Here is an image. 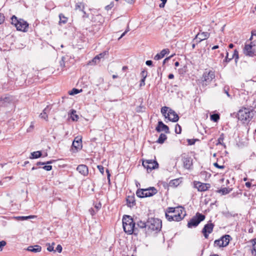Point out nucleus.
Instances as JSON below:
<instances>
[{
    "label": "nucleus",
    "instance_id": "obj_1",
    "mask_svg": "<svg viewBox=\"0 0 256 256\" xmlns=\"http://www.w3.org/2000/svg\"><path fill=\"white\" fill-rule=\"evenodd\" d=\"M254 114V111L250 108H242L238 114L237 117L238 120L243 123H248L251 120Z\"/></svg>",
    "mask_w": 256,
    "mask_h": 256
},
{
    "label": "nucleus",
    "instance_id": "obj_2",
    "mask_svg": "<svg viewBox=\"0 0 256 256\" xmlns=\"http://www.w3.org/2000/svg\"><path fill=\"white\" fill-rule=\"evenodd\" d=\"M122 226L124 232L128 234H132L136 230L135 223L130 216H124L122 218Z\"/></svg>",
    "mask_w": 256,
    "mask_h": 256
},
{
    "label": "nucleus",
    "instance_id": "obj_3",
    "mask_svg": "<svg viewBox=\"0 0 256 256\" xmlns=\"http://www.w3.org/2000/svg\"><path fill=\"white\" fill-rule=\"evenodd\" d=\"M157 192L158 190L155 188L150 187L148 188L138 190L136 194L138 197L142 198L152 196Z\"/></svg>",
    "mask_w": 256,
    "mask_h": 256
},
{
    "label": "nucleus",
    "instance_id": "obj_4",
    "mask_svg": "<svg viewBox=\"0 0 256 256\" xmlns=\"http://www.w3.org/2000/svg\"><path fill=\"white\" fill-rule=\"evenodd\" d=\"M148 229L152 231H160L162 228V220L158 218H151L147 222Z\"/></svg>",
    "mask_w": 256,
    "mask_h": 256
},
{
    "label": "nucleus",
    "instance_id": "obj_5",
    "mask_svg": "<svg viewBox=\"0 0 256 256\" xmlns=\"http://www.w3.org/2000/svg\"><path fill=\"white\" fill-rule=\"evenodd\" d=\"M183 210L184 208L182 206H178L176 208V213L172 214L169 215L166 212V217L170 222H179L181 220L184 218L182 216Z\"/></svg>",
    "mask_w": 256,
    "mask_h": 256
},
{
    "label": "nucleus",
    "instance_id": "obj_6",
    "mask_svg": "<svg viewBox=\"0 0 256 256\" xmlns=\"http://www.w3.org/2000/svg\"><path fill=\"white\" fill-rule=\"evenodd\" d=\"M205 219V216L197 212L195 216H193L188 223V227L192 228V227H196L198 225V224Z\"/></svg>",
    "mask_w": 256,
    "mask_h": 256
},
{
    "label": "nucleus",
    "instance_id": "obj_7",
    "mask_svg": "<svg viewBox=\"0 0 256 256\" xmlns=\"http://www.w3.org/2000/svg\"><path fill=\"white\" fill-rule=\"evenodd\" d=\"M142 166L146 168L148 172H151L152 170L157 168L158 166V164L156 160H143Z\"/></svg>",
    "mask_w": 256,
    "mask_h": 256
},
{
    "label": "nucleus",
    "instance_id": "obj_8",
    "mask_svg": "<svg viewBox=\"0 0 256 256\" xmlns=\"http://www.w3.org/2000/svg\"><path fill=\"white\" fill-rule=\"evenodd\" d=\"M244 53L247 56H254L256 54V46L252 45V43L246 44L244 49Z\"/></svg>",
    "mask_w": 256,
    "mask_h": 256
},
{
    "label": "nucleus",
    "instance_id": "obj_9",
    "mask_svg": "<svg viewBox=\"0 0 256 256\" xmlns=\"http://www.w3.org/2000/svg\"><path fill=\"white\" fill-rule=\"evenodd\" d=\"M215 78L214 72L206 70L202 75V82H206V84H210Z\"/></svg>",
    "mask_w": 256,
    "mask_h": 256
},
{
    "label": "nucleus",
    "instance_id": "obj_10",
    "mask_svg": "<svg viewBox=\"0 0 256 256\" xmlns=\"http://www.w3.org/2000/svg\"><path fill=\"white\" fill-rule=\"evenodd\" d=\"M214 227V224L212 222H208L204 225L202 232L206 238H208V234L212 232Z\"/></svg>",
    "mask_w": 256,
    "mask_h": 256
},
{
    "label": "nucleus",
    "instance_id": "obj_11",
    "mask_svg": "<svg viewBox=\"0 0 256 256\" xmlns=\"http://www.w3.org/2000/svg\"><path fill=\"white\" fill-rule=\"evenodd\" d=\"M194 187L200 192H205L210 188V185L209 184L202 183L200 182H194Z\"/></svg>",
    "mask_w": 256,
    "mask_h": 256
},
{
    "label": "nucleus",
    "instance_id": "obj_12",
    "mask_svg": "<svg viewBox=\"0 0 256 256\" xmlns=\"http://www.w3.org/2000/svg\"><path fill=\"white\" fill-rule=\"evenodd\" d=\"M28 26V24L26 22L23 20L20 19L19 20V22L16 26V28L18 30L26 32L28 30L27 29Z\"/></svg>",
    "mask_w": 256,
    "mask_h": 256
},
{
    "label": "nucleus",
    "instance_id": "obj_13",
    "mask_svg": "<svg viewBox=\"0 0 256 256\" xmlns=\"http://www.w3.org/2000/svg\"><path fill=\"white\" fill-rule=\"evenodd\" d=\"M167 118L172 122H176L179 119L178 114L172 110L169 109L168 114Z\"/></svg>",
    "mask_w": 256,
    "mask_h": 256
},
{
    "label": "nucleus",
    "instance_id": "obj_14",
    "mask_svg": "<svg viewBox=\"0 0 256 256\" xmlns=\"http://www.w3.org/2000/svg\"><path fill=\"white\" fill-rule=\"evenodd\" d=\"M156 130L158 132H160L162 131H164L166 133H169V128L168 126L164 124L162 122L159 121L158 124V126L156 128Z\"/></svg>",
    "mask_w": 256,
    "mask_h": 256
},
{
    "label": "nucleus",
    "instance_id": "obj_15",
    "mask_svg": "<svg viewBox=\"0 0 256 256\" xmlns=\"http://www.w3.org/2000/svg\"><path fill=\"white\" fill-rule=\"evenodd\" d=\"M184 167L188 170L190 169L192 166V160L190 157L184 156L182 158Z\"/></svg>",
    "mask_w": 256,
    "mask_h": 256
},
{
    "label": "nucleus",
    "instance_id": "obj_16",
    "mask_svg": "<svg viewBox=\"0 0 256 256\" xmlns=\"http://www.w3.org/2000/svg\"><path fill=\"white\" fill-rule=\"evenodd\" d=\"M210 36V34L208 32H202L201 33L199 32L196 35V36L194 40H197V42H200L203 40L208 38H209Z\"/></svg>",
    "mask_w": 256,
    "mask_h": 256
},
{
    "label": "nucleus",
    "instance_id": "obj_17",
    "mask_svg": "<svg viewBox=\"0 0 256 256\" xmlns=\"http://www.w3.org/2000/svg\"><path fill=\"white\" fill-rule=\"evenodd\" d=\"M76 170L79 172V173L84 176H87L88 174V168L85 164L78 165L76 168Z\"/></svg>",
    "mask_w": 256,
    "mask_h": 256
},
{
    "label": "nucleus",
    "instance_id": "obj_18",
    "mask_svg": "<svg viewBox=\"0 0 256 256\" xmlns=\"http://www.w3.org/2000/svg\"><path fill=\"white\" fill-rule=\"evenodd\" d=\"M12 99L9 96H4L0 97V106H6L12 101Z\"/></svg>",
    "mask_w": 256,
    "mask_h": 256
},
{
    "label": "nucleus",
    "instance_id": "obj_19",
    "mask_svg": "<svg viewBox=\"0 0 256 256\" xmlns=\"http://www.w3.org/2000/svg\"><path fill=\"white\" fill-rule=\"evenodd\" d=\"M72 146L76 150L80 149L82 147V138L78 136L76 137L73 141Z\"/></svg>",
    "mask_w": 256,
    "mask_h": 256
},
{
    "label": "nucleus",
    "instance_id": "obj_20",
    "mask_svg": "<svg viewBox=\"0 0 256 256\" xmlns=\"http://www.w3.org/2000/svg\"><path fill=\"white\" fill-rule=\"evenodd\" d=\"M52 107L50 106H47L43 110L42 112L40 114V117L42 118L48 120V114L50 112Z\"/></svg>",
    "mask_w": 256,
    "mask_h": 256
},
{
    "label": "nucleus",
    "instance_id": "obj_21",
    "mask_svg": "<svg viewBox=\"0 0 256 256\" xmlns=\"http://www.w3.org/2000/svg\"><path fill=\"white\" fill-rule=\"evenodd\" d=\"M170 50L168 48H165L162 50L160 54H156L154 58L155 60H159L164 58L165 55L169 53Z\"/></svg>",
    "mask_w": 256,
    "mask_h": 256
},
{
    "label": "nucleus",
    "instance_id": "obj_22",
    "mask_svg": "<svg viewBox=\"0 0 256 256\" xmlns=\"http://www.w3.org/2000/svg\"><path fill=\"white\" fill-rule=\"evenodd\" d=\"M230 236L229 235H225L224 236H222L220 240L222 241V246H227L230 240Z\"/></svg>",
    "mask_w": 256,
    "mask_h": 256
},
{
    "label": "nucleus",
    "instance_id": "obj_23",
    "mask_svg": "<svg viewBox=\"0 0 256 256\" xmlns=\"http://www.w3.org/2000/svg\"><path fill=\"white\" fill-rule=\"evenodd\" d=\"M126 202L128 206L132 207L136 204L134 197V196H128L126 198Z\"/></svg>",
    "mask_w": 256,
    "mask_h": 256
},
{
    "label": "nucleus",
    "instance_id": "obj_24",
    "mask_svg": "<svg viewBox=\"0 0 256 256\" xmlns=\"http://www.w3.org/2000/svg\"><path fill=\"white\" fill-rule=\"evenodd\" d=\"M28 250L32 252H40L41 251L42 248L40 246L36 245L34 246H30L27 248Z\"/></svg>",
    "mask_w": 256,
    "mask_h": 256
},
{
    "label": "nucleus",
    "instance_id": "obj_25",
    "mask_svg": "<svg viewBox=\"0 0 256 256\" xmlns=\"http://www.w3.org/2000/svg\"><path fill=\"white\" fill-rule=\"evenodd\" d=\"M100 59L98 55L94 58L89 61L88 64L90 66H94L98 64L100 62Z\"/></svg>",
    "mask_w": 256,
    "mask_h": 256
},
{
    "label": "nucleus",
    "instance_id": "obj_26",
    "mask_svg": "<svg viewBox=\"0 0 256 256\" xmlns=\"http://www.w3.org/2000/svg\"><path fill=\"white\" fill-rule=\"evenodd\" d=\"M167 138L166 136L164 134H161L156 142L158 144H163L164 140Z\"/></svg>",
    "mask_w": 256,
    "mask_h": 256
},
{
    "label": "nucleus",
    "instance_id": "obj_27",
    "mask_svg": "<svg viewBox=\"0 0 256 256\" xmlns=\"http://www.w3.org/2000/svg\"><path fill=\"white\" fill-rule=\"evenodd\" d=\"M42 156V152L40 151H36L31 153L30 158H38Z\"/></svg>",
    "mask_w": 256,
    "mask_h": 256
},
{
    "label": "nucleus",
    "instance_id": "obj_28",
    "mask_svg": "<svg viewBox=\"0 0 256 256\" xmlns=\"http://www.w3.org/2000/svg\"><path fill=\"white\" fill-rule=\"evenodd\" d=\"M179 182H180V180L178 179H174V180H171L170 182L169 186H174V187L177 186L179 184Z\"/></svg>",
    "mask_w": 256,
    "mask_h": 256
},
{
    "label": "nucleus",
    "instance_id": "obj_29",
    "mask_svg": "<svg viewBox=\"0 0 256 256\" xmlns=\"http://www.w3.org/2000/svg\"><path fill=\"white\" fill-rule=\"evenodd\" d=\"M84 8V4L82 2H78L76 4V10H80L83 11Z\"/></svg>",
    "mask_w": 256,
    "mask_h": 256
},
{
    "label": "nucleus",
    "instance_id": "obj_30",
    "mask_svg": "<svg viewBox=\"0 0 256 256\" xmlns=\"http://www.w3.org/2000/svg\"><path fill=\"white\" fill-rule=\"evenodd\" d=\"M169 109V108L167 106H163L161 108V112L162 114V115L165 117V118H167V112L168 111V110Z\"/></svg>",
    "mask_w": 256,
    "mask_h": 256
},
{
    "label": "nucleus",
    "instance_id": "obj_31",
    "mask_svg": "<svg viewBox=\"0 0 256 256\" xmlns=\"http://www.w3.org/2000/svg\"><path fill=\"white\" fill-rule=\"evenodd\" d=\"M60 23L66 24L67 22L68 18L64 16L62 14H60Z\"/></svg>",
    "mask_w": 256,
    "mask_h": 256
},
{
    "label": "nucleus",
    "instance_id": "obj_32",
    "mask_svg": "<svg viewBox=\"0 0 256 256\" xmlns=\"http://www.w3.org/2000/svg\"><path fill=\"white\" fill-rule=\"evenodd\" d=\"M218 193H221L222 194H228L230 192V190H228L226 188H224L222 189L218 190L217 191Z\"/></svg>",
    "mask_w": 256,
    "mask_h": 256
},
{
    "label": "nucleus",
    "instance_id": "obj_33",
    "mask_svg": "<svg viewBox=\"0 0 256 256\" xmlns=\"http://www.w3.org/2000/svg\"><path fill=\"white\" fill-rule=\"evenodd\" d=\"M82 90L80 89V90L76 89V88H74L72 90L68 92L69 94L70 95H74L78 94L80 92H82Z\"/></svg>",
    "mask_w": 256,
    "mask_h": 256
},
{
    "label": "nucleus",
    "instance_id": "obj_34",
    "mask_svg": "<svg viewBox=\"0 0 256 256\" xmlns=\"http://www.w3.org/2000/svg\"><path fill=\"white\" fill-rule=\"evenodd\" d=\"M137 226L141 228H146L148 227L147 223L146 224V222H142V220H140L138 222Z\"/></svg>",
    "mask_w": 256,
    "mask_h": 256
},
{
    "label": "nucleus",
    "instance_id": "obj_35",
    "mask_svg": "<svg viewBox=\"0 0 256 256\" xmlns=\"http://www.w3.org/2000/svg\"><path fill=\"white\" fill-rule=\"evenodd\" d=\"M231 58H232V59L234 58L236 62V63L237 62L239 57H238V52L236 50H234V54H232V56Z\"/></svg>",
    "mask_w": 256,
    "mask_h": 256
},
{
    "label": "nucleus",
    "instance_id": "obj_36",
    "mask_svg": "<svg viewBox=\"0 0 256 256\" xmlns=\"http://www.w3.org/2000/svg\"><path fill=\"white\" fill-rule=\"evenodd\" d=\"M168 214V213H171V214H174L176 212V208H172V207H168L166 210V212Z\"/></svg>",
    "mask_w": 256,
    "mask_h": 256
},
{
    "label": "nucleus",
    "instance_id": "obj_37",
    "mask_svg": "<svg viewBox=\"0 0 256 256\" xmlns=\"http://www.w3.org/2000/svg\"><path fill=\"white\" fill-rule=\"evenodd\" d=\"M76 111L74 110H72L71 113V118L73 120H77L78 118V116L77 114H76Z\"/></svg>",
    "mask_w": 256,
    "mask_h": 256
},
{
    "label": "nucleus",
    "instance_id": "obj_38",
    "mask_svg": "<svg viewBox=\"0 0 256 256\" xmlns=\"http://www.w3.org/2000/svg\"><path fill=\"white\" fill-rule=\"evenodd\" d=\"M210 119L214 122H216L220 119V116L218 114H213L210 116Z\"/></svg>",
    "mask_w": 256,
    "mask_h": 256
},
{
    "label": "nucleus",
    "instance_id": "obj_39",
    "mask_svg": "<svg viewBox=\"0 0 256 256\" xmlns=\"http://www.w3.org/2000/svg\"><path fill=\"white\" fill-rule=\"evenodd\" d=\"M19 20L17 19V18L14 16L12 18V24L14 25L16 27V24L18 22Z\"/></svg>",
    "mask_w": 256,
    "mask_h": 256
},
{
    "label": "nucleus",
    "instance_id": "obj_40",
    "mask_svg": "<svg viewBox=\"0 0 256 256\" xmlns=\"http://www.w3.org/2000/svg\"><path fill=\"white\" fill-rule=\"evenodd\" d=\"M252 252L254 256H256V238L254 240V243L252 245Z\"/></svg>",
    "mask_w": 256,
    "mask_h": 256
},
{
    "label": "nucleus",
    "instance_id": "obj_41",
    "mask_svg": "<svg viewBox=\"0 0 256 256\" xmlns=\"http://www.w3.org/2000/svg\"><path fill=\"white\" fill-rule=\"evenodd\" d=\"M228 52H226V56L224 60L223 61V64H224V66H226V64L228 62H230L232 60V58H228Z\"/></svg>",
    "mask_w": 256,
    "mask_h": 256
},
{
    "label": "nucleus",
    "instance_id": "obj_42",
    "mask_svg": "<svg viewBox=\"0 0 256 256\" xmlns=\"http://www.w3.org/2000/svg\"><path fill=\"white\" fill-rule=\"evenodd\" d=\"M214 246H218L220 248L223 247L222 246V241L220 239L216 240L214 242Z\"/></svg>",
    "mask_w": 256,
    "mask_h": 256
},
{
    "label": "nucleus",
    "instance_id": "obj_43",
    "mask_svg": "<svg viewBox=\"0 0 256 256\" xmlns=\"http://www.w3.org/2000/svg\"><path fill=\"white\" fill-rule=\"evenodd\" d=\"M182 132V128L181 126L178 124H176L175 127V132L176 133L178 134H180Z\"/></svg>",
    "mask_w": 256,
    "mask_h": 256
},
{
    "label": "nucleus",
    "instance_id": "obj_44",
    "mask_svg": "<svg viewBox=\"0 0 256 256\" xmlns=\"http://www.w3.org/2000/svg\"><path fill=\"white\" fill-rule=\"evenodd\" d=\"M33 217H34V216H18L16 218L18 220H28V218H32Z\"/></svg>",
    "mask_w": 256,
    "mask_h": 256
},
{
    "label": "nucleus",
    "instance_id": "obj_45",
    "mask_svg": "<svg viewBox=\"0 0 256 256\" xmlns=\"http://www.w3.org/2000/svg\"><path fill=\"white\" fill-rule=\"evenodd\" d=\"M140 75L142 77V78H146L148 76V72L146 70H144L141 72Z\"/></svg>",
    "mask_w": 256,
    "mask_h": 256
},
{
    "label": "nucleus",
    "instance_id": "obj_46",
    "mask_svg": "<svg viewBox=\"0 0 256 256\" xmlns=\"http://www.w3.org/2000/svg\"><path fill=\"white\" fill-rule=\"evenodd\" d=\"M64 57H62V60L60 62V66L62 68V70L65 67V62L64 60Z\"/></svg>",
    "mask_w": 256,
    "mask_h": 256
},
{
    "label": "nucleus",
    "instance_id": "obj_47",
    "mask_svg": "<svg viewBox=\"0 0 256 256\" xmlns=\"http://www.w3.org/2000/svg\"><path fill=\"white\" fill-rule=\"evenodd\" d=\"M53 161L54 160H50V161H48V162H38L36 163V165L37 166H40V165H44V164H50L52 163Z\"/></svg>",
    "mask_w": 256,
    "mask_h": 256
},
{
    "label": "nucleus",
    "instance_id": "obj_48",
    "mask_svg": "<svg viewBox=\"0 0 256 256\" xmlns=\"http://www.w3.org/2000/svg\"><path fill=\"white\" fill-rule=\"evenodd\" d=\"M6 242L4 240L0 241V251H2L3 248L6 245Z\"/></svg>",
    "mask_w": 256,
    "mask_h": 256
},
{
    "label": "nucleus",
    "instance_id": "obj_49",
    "mask_svg": "<svg viewBox=\"0 0 256 256\" xmlns=\"http://www.w3.org/2000/svg\"><path fill=\"white\" fill-rule=\"evenodd\" d=\"M54 243L53 242L52 245H50V244H48V246L47 248V250L49 252L54 251Z\"/></svg>",
    "mask_w": 256,
    "mask_h": 256
},
{
    "label": "nucleus",
    "instance_id": "obj_50",
    "mask_svg": "<svg viewBox=\"0 0 256 256\" xmlns=\"http://www.w3.org/2000/svg\"><path fill=\"white\" fill-rule=\"evenodd\" d=\"M107 54H108V52L104 51L103 52H102V53L98 54V57L100 58V59H102V58H104V56L106 55Z\"/></svg>",
    "mask_w": 256,
    "mask_h": 256
},
{
    "label": "nucleus",
    "instance_id": "obj_51",
    "mask_svg": "<svg viewBox=\"0 0 256 256\" xmlns=\"http://www.w3.org/2000/svg\"><path fill=\"white\" fill-rule=\"evenodd\" d=\"M114 2H112L109 5L106 6L105 8L107 10H108L114 7Z\"/></svg>",
    "mask_w": 256,
    "mask_h": 256
},
{
    "label": "nucleus",
    "instance_id": "obj_52",
    "mask_svg": "<svg viewBox=\"0 0 256 256\" xmlns=\"http://www.w3.org/2000/svg\"><path fill=\"white\" fill-rule=\"evenodd\" d=\"M229 88L227 86H224V91L225 94L228 96L230 97V95L228 93Z\"/></svg>",
    "mask_w": 256,
    "mask_h": 256
},
{
    "label": "nucleus",
    "instance_id": "obj_53",
    "mask_svg": "<svg viewBox=\"0 0 256 256\" xmlns=\"http://www.w3.org/2000/svg\"><path fill=\"white\" fill-rule=\"evenodd\" d=\"M62 248L60 244H58L56 248V250L58 252L60 253L62 251Z\"/></svg>",
    "mask_w": 256,
    "mask_h": 256
},
{
    "label": "nucleus",
    "instance_id": "obj_54",
    "mask_svg": "<svg viewBox=\"0 0 256 256\" xmlns=\"http://www.w3.org/2000/svg\"><path fill=\"white\" fill-rule=\"evenodd\" d=\"M42 168H44V170H45L47 171H50L52 169V166H49V165L48 166H44L42 167Z\"/></svg>",
    "mask_w": 256,
    "mask_h": 256
},
{
    "label": "nucleus",
    "instance_id": "obj_55",
    "mask_svg": "<svg viewBox=\"0 0 256 256\" xmlns=\"http://www.w3.org/2000/svg\"><path fill=\"white\" fill-rule=\"evenodd\" d=\"M224 140V134H222L219 138H218V144H222V142H223Z\"/></svg>",
    "mask_w": 256,
    "mask_h": 256
},
{
    "label": "nucleus",
    "instance_id": "obj_56",
    "mask_svg": "<svg viewBox=\"0 0 256 256\" xmlns=\"http://www.w3.org/2000/svg\"><path fill=\"white\" fill-rule=\"evenodd\" d=\"M214 165L215 167L220 168V169H224V166H220L217 162L214 163Z\"/></svg>",
    "mask_w": 256,
    "mask_h": 256
},
{
    "label": "nucleus",
    "instance_id": "obj_57",
    "mask_svg": "<svg viewBox=\"0 0 256 256\" xmlns=\"http://www.w3.org/2000/svg\"><path fill=\"white\" fill-rule=\"evenodd\" d=\"M98 168L100 172L103 174L104 173V168L102 166H98Z\"/></svg>",
    "mask_w": 256,
    "mask_h": 256
},
{
    "label": "nucleus",
    "instance_id": "obj_58",
    "mask_svg": "<svg viewBox=\"0 0 256 256\" xmlns=\"http://www.w3.org/2000/svg\"><path fill=\"white\" fill-rule=\"evenodd\" d=\"M4 20V16L0 13V24H2Z\"/></svg>",
    "mask_w": 256,
    "mask_h": 256
},
{
    "label": "nucleus",
    "instance_id": "obj_59",
    "mask_svg": "<svg viewBox=\"0 0 256 256\" xmlns=\"http://www.w3.org/2000/svg\"><path fill=\"white\" fill-rule=\"evenodd\" d=\"M145 80H146L145 78H144V79L142 78V80H140V87L143 86L145 85Z\"/></svg>",
    "mask_w": 256,
    "mask_h": 256
},
{
    "label": "nucleus",
    "instance_id": "obj_60",
    "mask_svg": "<svg viewBox=\"0 0 256 256\" xmlns=\"http://www.w3.org/2000/svg\"><path fill=\"white\" fill-rule=\"evenodd\" d=\"M129 31V28H128V29L124 31V32L121 35V36L118 38V40H120Z\"/></svg>",
    "mask_w": 256,
    "mask_h": 256
},
{
    "label": "nucleus",
    "instance_id": "obj_61",
    "mask_svg": "<svg viewBox=\"0 0 256 256\" xmlns=\"http://www.w3.org/2000/svg\"><path fill=\"white\" fill-rule=\"evenodd\" d=\"M146 64L148 66H152V62L150 60H146Z\"/></svg>",
    "mask_w": 256,
    "mask_h": 256
},
{
    "label": "nucleus",
    "instance_id": "obj_62",
    "mask_svg": "<svg viewBox=\"0 0 256 256\" xmlns=\"http://www.w3.org/2000/svg\"><path fill=\"white\" fill-rule=\"evenodd\" d=\"M256 36V30H253L252 31V36L250 38V40H252V36Z\"/></svg>",
    "mask_w": 256,
    "mask_h": 256
},
{
    "label": "nucleus",
    "instance_id": "obj_63",
    "mask_svg": "<svg viewBox=\"0 0 256 256\" xmlns=\"http://www.w3.org/2000/svg\"><path fill=\"white\" fill-rule=\"evenodd\" d=\"M188 144L190 145H192V144H194V142L193 140H188Z\"/></svg>",
    "mask_w": 256,
    "mask_h": 256
},
{
    "label": "nucleus",
    "instance_id": "obj_64",
    "mask_svg": "<svg viewBox=\"0 0 256 256\" xmlns=\"http://www.w3.org/2000/svg\"><path fill=\"white\" fill-rule=\"evenodd\" d=\"M245 184L247 188H250L252 184L250 182H246Z\"/></svg>",
    "mask_w": 256,
    "mask_h": 256
}]
</instances>
